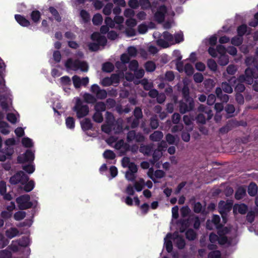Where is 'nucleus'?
Segmentation results:
<instances>
[{"label":"nucleus","mask_w":258,"mask_h":258,"mask_svg":"<svg viewBox=\"0 0 258 258\" xmlns=\"http://www.w3.org/2000/svg\"><path fill=\"white\" fill-rule=\"evenodd\" d=\"M245 63L247 68L244 74L238 77V81L241 82L246 81L248 85H251L253 78L258 76V47L255 51V55L247 57Z\"/></svg>","instance_id":"obj_1"},{"label":"nucleus","mask_w":258,"mask_h":258,"mask_svg":"<svg viewBox=\"0 0 258 258\" xmlns=\"http://www.w3.org/2000/svg\"><path fill=\"white\" fill-rule=\"evenodd\" d=\"M64 66L68 69L74 71L80 70L83 72H88L89 69V66L87 62L81 61L78 59L74 60L72 58H69L66 61Z\"/></svg>","instance_id":"obj_2"},{"label":"nucleus","mask_w":258,"mask_h":258,"mask_svg":"<svg viewBox=\"0 0 258 258\" xmlns=\"http://www.w3.org/2000/svg\"><path fill=\"white\" fill-rule=\"evenodd\" d=\"M73 111L76 113L78 118L80 119L86 116L89 112V107L80 98H77L75 105L73 108Z\"/></svg>","instance_id":"obj_3"},{"label":"nucleus","mask_w":258,"mask_h":258,"mask_svg":"<svg viewBox=\"0 0 258 258\" xmlns=\"http://www.w3.org/2000/svg\"><path fill=\"white\" fill-rule=\"evenodd\" d=\"M16 202L21 210L28 209L33 206V203L30 201V196L27 194L18 197L16 198Z\"/></svg>","instance_id":"obj_4"},{"label":"nucleus","mask_w":258,"mask_h":258,"mask_svg":"<svg viewBox=\"0 0 258 258\" xmlns=\"http://www.w3.org/2000/svg\"><path fill=\"white\" fill-rule=\"evenodd\" d=\"M179 110L180 113L184 114L194 110L195 101L193 98L182 99L179 102Z\"/></svg>","instance_id":"obj_5"},{"label":"nucleus","mask_w":258,"mask_h":258,"mask_svg":"<svg viewBox=\"0 0 258 258\" xmlns=\"http://www.w3.org/2000/svg\"><path fill=\"white\" fill-rule=\"evenodd\" d=\"M29 179L28 176L23 171L17 172L10 178L9 181L11 184L16 185L18 183L24 184Z\"/></svg>","instance_id":"obj_6"},{"label":"nucleus","mask_w":258,"mask_h":258,"mask_svg":"<svg viewBox=\"0 0 258 258\" xmlns=\"http://www.w3.org/2000/svg\"><path fill=\"white\" fill-rule=\"evenodd\" d=\"M126 140L129 143L134 141L137 143H141L144 141L145 137L142 133H137L135 131L132 130L128 132Z\"/></svg>","instance_id":"obj_7"},{"label":"nucleus","mask_w":258,"mask_h":258,"mask_svg":"<svg viewBox=\"0 0 258 258\" xmlns=\"http://www.w3.org/2000/svg\"><path fill=\"white\" fill-rule=\"evenodd\" d=\"M34 159V153L29 149H28L22 155L17 157V161L19 163H24L27 162H32Z\"/></svg>","instance_id":"obj_8"},{"label":"nucleus","mask_w":258,"mask_h":258,"mask_svg":"<svg viewBox=\"0 0 258 258\" xmlns=\"http://www.w3.org/2000/svg\"><path fill=\"white\" fill-rule=\"evenodd\" d=\"M167 12V8L165 5L160 6L154 14L156 21L159 23H162L165 20V15Z\"/></svg>","instance_id":"obj_9"},{"label":"nucleus","mask_w":258,"mask_h":258,"mask_svg":"<svg viewBox=\"0 0 258 258\" xmlns=\"http://www.w3.org/2000/svg\"><path fill=\"white\" fill-rule=\"evenodd\" d=\"M233 203L231 201L225 203L223 201H221L219 203V212L223 215L227 212L230 211L232 207Z\"/></svg>","instance_id":"obj_10"},{"label":"nucleus","mask_w":258,"mask_h":258,"mask_svg":"<svg viewBox=\"0 0 258 258\" xmlns=\"http://www.w3.org/2000/svg\"><path fill=\"white\" fill-rule=\"evenodd\" d=\"M15 18L17 23L23 27H28L30 25V21L26 18L19 14L15 15Z\"/></svg>","instance_id":"obj_11"},{"label":"nucleus","mask_w":258,"mask_h":258,"mask_svg":"<svg viewBox=\"0 0 258 258\" xmlns=\"http://www.w3.org/2000/svg\"><path fill=\"white\" fill-rule=\"evenodd\" d=\"M215 93L217 97L224 103H226L229 100V96L226 94H223L222 90L220 87H217L215 90Z\"/></svg>","instance_id":"obj_12"},{"label":"nucleus","mask_w":258,"mask_h":258,"mask_svg":"<svg viewBox=\"0 0 258 258\" xmlns=\"http://www.w3.org/2000/svg\"><path fill=\"white\" fill-rule=\"evenodd\" d=\"M248 29H250L249 28L246 24H241V25L239 26L237 28V35L243 38V36L245 34L249 35L250 34V31L247 32Z\"/></svg>","instance_id":"obj_13"},{"label":"nucleus","mask_w":258,"mask_h":258,"mask_svg":"<svg viewBox=\"0 0 258 258\" xmlns=\"http://www.w3.org/2000/svg\"><path fill=\"white\" fill-rule=\"evenodd\" d=\"M82 129L84 131H88L92 130L93 128V124L91 120L89 118H85L84 120L80 122Z\"/></svg>","instance_id":"obj_14"},{"label":"nucleus","mask_w":258,"mask_h":258,"mask_svg":"<svg viewBox=\"0 0 258 258\" xmlns=\"http://www.w3.org/2000/svg\"><path fill=\"white\" fill-rule=\"evenodd\" d=\"M246 188L240 186L237 188L235 193V198L237 200H240L246 196Z\"/></svg>","instance_id":"obj_15"},{"label":"nucleus","mask_w":258,"mask_h":258,"mask_svg":"<svg viewBox=\"0 0 258 258\" xmlns=\"http://www.w3.org/2000/svg\"><path fill=\"white\" fill-rule=\"evenodd\" d=\"M235 210H237L239 213L243 215L247 212L248 207L244 204H235L233 207V212H235Z\"/></svg>","instance_id":"obj_16"},{"label":"nucleus","mask_w":258,"mask_h":258,"mask_svg":"<svg viewBox=\"0 0 258 258\" xmlns=\"http://www.w3.org/2000/svg\"><path fill=\"white\" fill-rule=\"evenodd\" d=\"M247 192L248 195L251 197H254L257 192V186L256 184L253 182L250 183L247 188Z\"/></svg>","instance_id":"obj_17"},{"label":"nucleus","mask_w":258,"mask_h":258,"mask_svg":"<svg viewBox=\"0 0 258 258\" xmlns=\"http://www.w3.org/2000/svg\"><path fill=\"white\" fill-rule=\"evenodd\" d=\"M6 236L9 239H12L19 234V231L15 227H11L6 231Z\"/></svg>","instance_id":"obj_18"},{"label":"nucleus","mask_w":258,"mask_h":258,"mask_svg":"<svg viewBox=\"0 0 258 258\" xmlns=\"http://www.w3.org/2000/svg\"><path fill=\"white\" fill-rule=\"evenodd\" d=\"M163 134L162 132L156 131L150 135V139L153 142L160 141L163 138Z\"/></svg>","instance_id":"obj_19"},{"label":"nucleus","mask_w":258,"mask_h":258,"mask_svg":"<svg viewBox=\"0 0 258 258\" xmlns=\"http://www.w3.org/2000/svg\"><path fill=\"white\" fill-rule=\"evenodd\" d=\"M140 119L132 116L127 118V122L130 124V127L132 128H135L139 126Z\"/></svg>","instance_id":"obj_20"},{"label":"nucleus","mask_w":258,"mask_h":258,"mask_svg":"<svg viewBox=\"0 0 258 258\" xmlns=\"http://www.w3.org/2000/svg\"><path fill=\"white\" fill-rule=\"evenodd\" d=\"M30 17L34 23H37L39 22L41 18V13L38 10H34L31 12Z\"/></svg>","instance_id":"obj_21"},{"label":"nucleus","mask_w":258,"mask_h":258,"mask_svg":"<svg viewBox=\"0 0 258 258\" xmlns=\"http://www.w3.org/2000/svg\"><path fill=\"white\" fill-rule=\"evenodd\" d=\"M186 238L189 241L194 240L197 236V233L192 229H188L185 233Z\"/></svg>","instance_id":"obj_22"},{"label":"nucleus","mask_w":258,"mask_h":258,"mask_svg":"<svg viewBox=\"0 0 258 258\" xmlns=\"http://www.w3.org/2000/svg\"><path fill=\"white\" fill-rule=\"evenodd\" d=\"M185 241L184 238L180 235H177V239L176 241V246L179 249H182L185 246Z\"/></svg>","instance_id":"obj_23"},{"label":"nucleus","mask_w":258,"mask_h":258,"mask_svg":"<svg viewBox=\"0 0 258 258\" xmlns=\"http://www.w3.org/2000/svg\"><path fill=\"white\" fill-rule=\"evenodd\" d=\"M49 12L52 14V15L54 17V19L60 22L61 21V18L57 10L54 8L53 7H50L48 9Z\"/></svg>","instance_id":"obj_24"},{"label":"nucleus","mask_w":258,"mask_h":258,"mask_svg":"<svg viewBox=\"0 0 258 258\" xmlns=\"http://www.w3.org/2000/svg\"><path fill=\"white\" fill-rule=\"evenodd\" d=\"M114 67L113 64L110 62H106L102 64V71L106 73H111L113 71Z\"/></svg>","instance_id":"obj_25"},{"label":"nucleus","mask_w":258,"mask_h":258,"mask_svg":"<svg viewBox=\"0 0 258 258\" xmlns=\"http://www.w3.org/2000/svg\"><path fill=\"white\" fill-rule=\"evenodd\" d=\"M106 104L103 102H96L94 106V109L96 112H103L106 110Z\"/></svg>","instance_id":"obj_26"},{"label":"nucleus","mask_w":258,"mask_h":258,"mask_svg":"<svg viewBox=\"0 0 258 258\" xmlns=\"http://www.w3.org/2000/svg\"><path fill=\"white\" fill-rule=\"evenodd\" d=\"M103 18L100 14L97 13L94 15L92 19V22L94 25L98 26L102 24Z\"/></svg>","instance_id":"obj_27"},{"label":"nucleus","mask_w":258,"mask_h":258,"mask_svg":"<svg viewBox=\"0 0 258 258\" xmlns=\"http://www.w3.org/2000/svg\"><path fill=\"white\" fill-rule=\"evenodd\" d=\"M237 81L239 82L238 83L235 87V91L236 92V93H241L243 92L245 90V86L242 84V83L245 82L247 84H248L246 81H244L242 82H241L238 81V77L237 79Z\"/></svg>","instance_id":"obj_28"},{"label":"nucleus","mask_w":258,"mask_h":258,"mask_svg":"<svg viewBox=\"0 0 258 258\" xmlns=\"http://www.w3.org/2000/svg\"><path fill=\"white\" fill-rule=\"evenodd\" d=\"M207 66L208 68L213 72H216L217 70V64L215 60L211 58L207 60Z\"/></svg>","instance_id":"obj_29"},{"label":"nucleus","mask_w":258,"mask_h":258,"mask_svg":"<svg viewBox=\"0 0 258 258\" xmlns=\"http://www.w3.org/2000/svg\"><path fill=\"white\" fill-rule=\"evenodd\" d=\"M193 210L195 213H203L205 211V208H203L202 204L200 202H194L193 205Z\"/></svg>","instance_id":"obj_30"},{"label":"nucleus","mask_w":258,"mask_h":258,"mask_svg":"<svg viewBox=\"0 0 258 258\" xmlns=\"http://www.w3.org/2000/svg\"><path fill=\"white\" fill-rule=\"evenodd\" d=\"M243 40V38L236 35L232 38L231 39V43L234 46H239L242 43Z\"/></svg>","instance_id":"obj_31"},{"label":"nucleus","mask_w":258,"mask_h":258,"mask_svg":"<svg viewBox=\"0 0 258 258\" xmlns=\"http://www.w3.org/2000/svg\"><path fill=\"white\" fill-rule=\"evenodd\" d=\"M103 157L106 159L113 160L116 157L115 154L110 150H106L103 154Z\"/></svg>","instance_id":"obj_32"},{"label":"nucleus","mask_w":258,"mask_h":258,"mask_svg":"<svg viewBox=\"0 0 258 258\" xmlns=\"http://www.w3.org/2000/svg\"><path fill=\"white\" fill-rule=\"evenodd\" d=\"M83 98L84 101L87 103H94L96 102V98L89 93H85Z\"/></svg>","instance_id":"obj_33"},{"label":"nucleus","mask_w":258,"mask_h":258,"mask_svg":"<svg viewBox=\"0 0 258 258\" xmlns=\"http://www.w3.org/2000/svg\"><path fill=\"white\" fill-rule=\"evenodd\" d=\"M173 37L174 38V42H173L172 44L179 43L184 40L183 34L182 32L175 33Z\"/></svg>","instance_id":"obj_34"},{"label":"nucleus","mask_w":258,"mask_h":258,"mask_svg":"<svg viewBox=\"0 0 258 258\" xmlns=\"http://www.w3.org/2000/svg\"><path fill=\"white\" fill-rule=\"evenodd\" d=\"M115 110L119 114H122L123 113H128L131 111V109L129 107H127L123 108L121 105L118 104L115 106Z\"/></svg>","instance_id":"obj_35"},{"label":"nucleus","mask_w":258,"mask_h":258,"mask_svg":"<svg viewBox=\"0 0 258 258\" xmlns=\"http://www.w3.org/2000/svg\"><path fill=\"white\" fill-rule=\"evenodd\" d=\"M212 222L215 224L217 229H221L222 227V224L220 223V218L217 215H214Z\"/></svg>","instance_id":"obj_36"},{"label":"nucleus","mask_w":258,"mask_h":258,"mask_svg":"<svg viewBox=\"0 0 258 258\" xmlns=\"http://www.w3.org/2000/svg\"><path fill=\"white\" fill-rule=\"evenodd\" d=\"M23 187L24 190L26 192H29L31 191L34 187L35 183L34 181L32 180L30 181H28L26 183H25Z\"/></svg>","instance_id":"obj_37"},{"label":"nucleus","mask_w":258,"mask_h":258,"mask_svg":"<svg viewBox=\"0 0 258 258\" xmlns=\"http://www.w3.org/2000/svg\"><path fill=\"white\" fill-rule=\"evenodd\" d=\"M140 151L146 155H149L152 153L153 149L150 145H145L141 147Z\"/></svg>","instance_id":"obj_38"},{"label":"nucleus","mask_w":258,"mask_h":258,"mask_svg":"<svg viewBox=\"0 0 258 258\" xmlns=\"http://www.w3.org/2000/svg\"><path fill=\"white\" fill-rule=\"evenodd\" d=\"M145 68L147 72H153L156 69L155 63L152 61H148L145 64Z\"/></svg>","instance_id":"obj_39"},{"label":"nucleus","mask_w":258,"mask_h":258,"mask_svg":"<svg viewBox=\"0 0 258 258\" xmlns=\"http://www.w3.org/2000/svg\"><path fill=\"white\" fill-rule=\"evenodd\" d=\"M139 6L143 10H148L151 8V4L149 0H139Z\"/></svg>","instance_id":"obj_40"},{"label":"nucleus","mask_w":258,"mask_h":258,"mask_svg":"<svg viewBox=\"0 0 258 258\" xmlns=\"http://www.w3.org/2000/svg\"><path fill=\"white\" fill-rule=\"evenodd\" d=\"M222 90L227 93H231L233 92V89L231 86L226 82H223L221 84Z\"/></svg>","instance_id":"obj_41"},{"label":"nucleus","mask_w":258,"mask_h":258,"mask_svg":"<svg viewBox=\"0 0 258 258\" xmlns=\"http://www.w3.org/2000/svg\"><path fill=\"white\" fill-rule=\"evenodd\" d=\"M26 213L24 211H19L16 212L14 215V218L16 221H20L24 219L26 217Z\"/></svg>","instance_id":"obj_42"},{"label":"nucleus","mask_w":258,"mask_h":258,"mask_svg":"<svg viewBox=\"0 0 258 258\" xmlns=\"http://www.w3.org/2000/svg\"><path fill=\"white\" fill-rule=\"evenodd\" d=\"M75 119L73 117H68L66 119V124L68 128L70 129H74L75 127Z\"/></svg>","instance_id":"obj_43"},{"label":"nucleus","mask_w":258,"mask_h":258,"mask_svg":"<svg viewBox=\"0 0 258 258\" xmlns=\"http://www.w3.org/2000/svg\"><path fill=\"white\" fill-rule=\"evenodd\" d=\"M229 62L228 56L224 54L221 55L219 57L218 63L220 66H224L227 65Z\"/></svg>","instance_id":"obj_44"},{"label":"nucleus","mask_w":258,"mask_h":258,"mask_svg":"<svg viewBox=\"0 0 258 258\" xmlns=\"http://www.w3.org/2000/svg\"><path fill=\"white\" fill-rule=\"evenodd\" d=\"M93 120L97 123H101L103 120V117L102 112H96L94 113L92 116Z\"/></svg>","instance_id":"obj_45"},{"label":"nucleus","mask_w":258,"mask_h":258,"mask_svg":"<svg viewBox=\"0 0 258 258\" xmlns=\"http://www.w3.org/2000/svg\"><path fill=\"white\" fill-rule=\"evenodd\" d=\"M156 44L158 46L163 48H166L170 46L168 42H167L165 39L162 38L158 39L156 40Z\"/></svg>","instance_id":"obj_46"},{"label":"nucleus","mask_w":258,"mask_h":258,"mask_svg":"<svg viewBox=\"0 0 258 258\" xmlns=\"http://www.w3.org/2000/svg\"><path fill=\"white\" fill-rule=\"evenodd\" d=\"M106 122L108 124H113L114 122V117L113 114L109 111H106L105 114Z\"/></svg>","instance_id":"obj_47"},{"label":"nucleus","mask_w":258,"mask_h":258,"mask_svg":"<svg viewBox=\"0 0 258 258\" xmlns=\"http://www.w3.org/2000/svg\"><path fill=\"white\" fill-rule=\"evenodd\" d=\"M181 59L182 55L179 54L176 60V69L179 72L182 71L183 68V62L181 61Z\"/></svg>","instance_id":"obj_48"},{"label":"nucleus","mask_w":258,"mask_h":258,"mask_svg":"<svg viewBox=\"0 0 258 258\" xmlns=\"http://www.w3.org/2000/svg\"><path fill=\"white\" fill-rule=\"evenodd\" d=\"M80 16L85 23L88 22L90 20L89 13L85 10H82L80 12Z\"/></svg>","instance_id":"obj_49"},{"label":"nucleus","mask_w":258,"mask_h":258,"mask_svg":"<svg viewBox=\"0 0 258 258\" xmlns=\"http://www.w3.org/2000/svg\"><path fill=\"white\" fill-rule=\"evenodd\" d=\"M18 244L21 247H26L29 245L30 240L29 238L27 237H23L21 239L19 240Z\"/></svg>","instance_id":"obj_50"},{"label":"nucleus","mask_w":258,"mask_h":258,"mask_svg":"<svg viewBox=\"0 0 258 258\" xmlns=\"http://www.w3.org/2000/svg\"><path fill=\"white\" fill-rule=\"evenodd\" d=\"M22 144L26 148H31L33 146V142L31 139L28 137L22 139Z\"/></svg>","instance_id":"obj_51"},{"label":"nucleus","mask_w":258,"mask_h":258,"mask_svg":"<svg viewBox=\"0 0 258 258\" xmlns=\"http://www.w3.org/2000/svg\"><path fill=\"white\" fill-rule=\"evenodd\" d=\"M162 36L164 39H165L167 42H170L172 44V43L174 40V37L172 34L168 31H165L163 33Z\"/></svg>","instance_id":"obj_52"},{"label":"nucleus","mask_w":258,"mask_h":258,"mask_svg":"<svg viewBox=\"0 0 258 258\" xmlns=\"http://www.w3.org/2000/svg\"><path fill=\"white\" fill-rule=\"evenodd\" d=\"M184 72L187 76H191L194 73V69L190 63H186L184 66Z\"/></svg>","instance_id":"obj_53"},{"label":"nucleus","mask_w":258,"mask_h":258,"mask_svg":"<svg viewBox=\"0 0 258 258\" xmlns=\"http://www.w3.org/2000/svg\"><path fill=\"white\" fill-rule=\"evenodd\" d=\"M144 185V180L143 178H141L139 182H135L134 184L135 188L138 192L141 191L143 189Z\"/></svg>","instance_id":"obj_54"},{"label":"nucleus","mask_w":258,"mask_h":258,"mask_svg":"<svg viewBox=\"0 0 258 258\" xmlns=\"http://www.w3.org/2000/svg\"><path fill=\"white\" fill-rule=\"evenodd\" d=\"M73 82L74 85V87L76 88H79L81 86V79L80 78L77 76L75 75L72 78Z\"/></svg>","instance_id":"obj_55"},{"label":"nucleus","mask_w":258,"mask_h":258,"mask_svg":"<svg viewBox=\"0 0 258 258\" xmlns=\"http://www.w3.org/2000/svg\"><path fill=\"white\" fill-rule=\"evenodd\" d=\"M182 94L183 96V99H191L192 98L189 96V90L188 87L184 85L182 89Z\"/></svg>","instance_id":"obj_56"},{"label":"nucleus","mask_w":258,"mask_h":258,"mask_svg":"<svg viewBox=\"0 0 258 258\" xmlns=\"http://www.w3.org/2000/svg\"><path fill=\"white\" fill-rule=\"evenodd\" d=\"M197 122L205 124L207 120L206 115L203 113H200L196 117Z\"/></svg>","instance_id":"obj_57"},{"label":"nucleus","mask_w":258,"mask_h":258,"mask_svg":"<svg viewBox=\"0 0 258 258\" xmlns=\"http://www.w3.org/2000/svg\"><path fill=\"white\" fill-rule=\"evenodd\" d=\"M164 240H165L164 244H165L166 249L168 253H170L172 251V249H173L172 242L171 240H167L166 239V238H165L164 239Z\"/></svg>","instance_id":"obj_58"},{"label":"nucleus","mask_w":258,"mask_h":258,"mask_svg":"<svg viewBox=\"0 0 258 258\" xmlns=\"http://www.w3.org/2000/svg\"><path fill=\"white\" fill-rule=\"evenodd\" d=\"M113 7V4L111 3L107 4L103 9V13L104 15L108 16L111 13V10Z\"/></svg>","instance_id":"obj_59"},{"label":"nucleus","mask_w":258,"mask_h":258,"mask_svg":"<svg viewBox=\"0 0 258 258\" xmlns=\"http://www.w3.org/2000/svg\"><path fill=\"white\" fill-rule=\"evenodd\" d=\"M125 178L130 181H134L136 178V173L126 171L125 174Z\"/></svg>","instance_id":"obj_60"},{"label":"nucleus","mask_w":258,"mask_h":258,"mask_svg":"<svg viewBox=\"0 0 258 258\" xmlns=\"http://www.w3.org/2000/svg\"><path fill=\"white\" fill-rule=\"evenodd\" d=\"M221 256V252L218 250L212 251L208 255V258H220Z\"/></svg>","instance_id":"obj_61"},{"label":"nucleus","mask_w":258,"mask_h":258,"mask_svg":"<svg viewBox=\"0 0 258 258\" xmlns=\"http://www.w3.org/2000/svg\"><path fill=\"white\" fill-rule=\"evenodd\" d=\"M1 152L7 156H11L14 152V148L12 147L7 146L5 149H2Z\"/></svg>","instance_id":"obj_62"},{"label":"nucleus","mask_w":258,"mask_h":258,"mask_svg":"<svg viewBox=\"0 0 258 258\" xmlns=\"http://www.w3.org/2000/svg\"><path fill=\"white\" fill-rule=\"evenodd\" d=\"M107 95V92L104 89H101L96 94V97L99 99H104L106 98Z\"/></svg>","instance_id":"obj_63"},{"label":"nucleus","mask_w":258,"mask_h":258,"mask_svg":"<svg viewBox=\"0 0 258 258\" xmlns=\"http://www.w3.org/2000/svg\"><path fill=\"white\" fill-rule=\"evenodd\" d=\"M12 256V253L10 251L4 249L0 250V258H10Z\"/></svg>","instance_id":"obj_64"}]
</instances>
